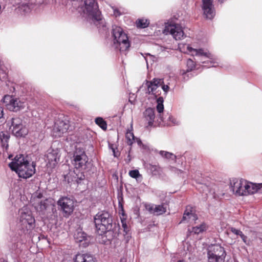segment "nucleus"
<instances>
[{"mask_svg": "<svg viewBox=\"0 0 262 262\" xmlns=\"http://www.w3.org/2000/svg\"><path fill=\"white\" fill-rule=\"evenodd\" d=\"M11 169L16 172L19 178L27 179L32 177L35 172V164L30 162L23 155H16L9 164Z\"/></svg>", "mask_w": 262, "mask_h": 262, "instance_id": "nucleus-1", "label": "nucleus"}, {"mask_svg": "<svg viewBox=\"0 0 262 262\" xmlns=\"http://www.w3.org/2000/svg\"><path fill=\"white\" fill-rule=\"evenodd\" d=\"M262 183L254 184L243 179H233L230 181L231 191L236 196H247L260 191Z\"/></svg>", "mask_w": 262, "mask_h": 262, "instance_id": "nucleus-2", "label": "nucleus"}, {"mask_svg": "<svg viewBox=\"0 0 262 262\" xmlns=\"http://www.w3.org/2000/svg\"><path fill=\"white\" fill-rule=\"evenodd\" d=\"M19 222L18 228L21 235L24 234L31 238L32 231L35 226V220L31 211L27 207H24L19 211Z\"/></svg>", "mask_w": 262, "mask_h": 262, "instance_id": "nucleus-3", "label": "nucleus"}, {"mask_svg": "<svg viewBox=\"0 0 262 262\" xmlns=\"http://www.w3.org/2000/svg\"><path fill=\"white\" fill-rule=\"evenodd\" d=\"M84 10L83 12L91 19L98 28L104 30L106 27L104 19L102 18L97 3L95 0H84Z\"/></svg>", "mask_w": 262, "mask_h": 262, "instance_id": "nucleus-4", "label": "nucleus"}, {"mask_svg": "<svg viewBox=\"0 0 262 262\" xmlns=\"http://www.w3.org/2000/svg\"><path fill=\"white\" fill-rule=\"evenodd\" d=\"M113 38V46L116 49L120 52L127 51L130 46L127 34L119 26L113 25L112 29Z\"/></svg>", "mask_w": 262, "mask_h": 262, "instance_id": "nucleus-5", "label": "nucleus"}, {"mask_svg": "<svg viewBox=\"0 0 262 262\" xmlns=\"http://www.w3.org/2000/svg\"><path fill=\"white\" fill-rule=\"evenodd\" d=\"M94 221L96 231L99 235H102L112 229V216L107 211L98 212L95 215Z\"/></svg>", "mask_w": 262, "mask_h": 262, "instance_id": "nucleus-6", "label": "nucleus"}, {"mask_svg": "<svg viewBox=\"0 0 262 262\" xmlns=\"http://www.w3.org/2000/svg\"><path fill=\"white\" fill-rule=\"evenodd\" d=\"M183 46L184 49L186 48L187 50L186 51L184 50L182 51V49H181V45H179V48H180L182 51H183L184 52H187L188 53L190 54L192 56H200L204 59H209V60H207L201 61V62L202 63L207 64L205 65H203V67L206 68H210L211 67L216 66V65H215V62L211 60L212 59V56L209 52L205 51L202 49H196L192 48L189 45H183Z\"/></svg>", "mask_w": 262, "mask_h": 262, "instance_id": "nucleus-7", "label": "nucleus"}, {"mask_svg": "<svg viewBox=\"0 0 262 262\" xmlns=\"http://www.w3.org/2000/svg\"><path fill=\"white\" fill-rule=\"evenodd\" d=\"M34 207L43 219H50L55 211V206L49 199L41 200L34 204Z\"/></svg>", "mask_w": 262, "mask_h": 262, "instance_id": "nucleus-8", "label": "nucleus"}, {"mask_svg": "<svg viewBox=\"0 0 262 262\" xmlns=\"http://www.w3.org/2000/svg\"><path fill=\"white\" fill-rule=\"evenodd\" d=\"M226 256L223 247L216 245L210 247L207 252L208 262H224Z\"/></svg>", "mask_w": 262, "mask_h": 262, "instance_id": "nucleus-9", "label": "nucleus"}, {"mask_svg": "<svg viewBox=\"0 0 262 262\" xmlns=\"http://www.w3.org/2000/svg\"><path fill=\"white\" fill-rule=\"evenodd\" d=\"M88 160V157L83 148H76L72 160V164L75 168L85 169Z\"/></svg>", "mask_w": 262, "mask_h": 262, "instance_id": "nucleus-10", "label": "nucleus"}, {"mask_svg": "<svg viewBox=\"0 0 262 262\" xmlns=\"http://www.w3.org/2000/svg\"><path fill=\"white\" fill-rule=\"evenodd\" d=\"M58 209L62 212L63 216L68 217L74 209V201L67 196H62L57 202Z\"/></svg>", "mask_w": 262, "mask_h": 262, "instance_id": "nucleus-11", "label": "nucleus"}, {"mask_svg": "<svg viewBox=\"0 0 262 262\" xmlns=\"http://www.w3.org/2000/svg\"><path fill=\"white\" fill-rule=\"evenodd\" d=\"M69 127V121L63 115H59L54 123L52 130L53 136L59 137L67 132Z\"/></svg>", "mask_w": 262, "mask_h": 262, "instance_id": "nucleus-12", "label": "nucleus"}, {"mask_svg": "<svg viewBox=\"0 0 262 262\" xmlns=\"http://www.w3.org/2000/svg\"><path fill=\"white\" fill-rule=\"evenodd\" d=\"M4 102L6 104L7 108L10 111L17 112L24 109L25 107V102L19 98H15L12 96L6 95L4 97Z\"/></svg>", "mask_w": 262, "mask_h": 262, "instance_id": "nucleus-13", "label": "nucleus"}, {"mask_svg": "<svg viewBox=\"0 0 262 262\" xmlns=\"http://www.w3.org/2000/svg\"><path fill=\"white\" fill-rule=\"evenodd\" d=\"M165 35L171 34L176 40H181L184 37L182 27L179 24H168L163 30Z\"/></svg>", "mask_w": 262, "mask_h": 262, "instance_id": "nucleus-14", "label": "nucleus"}, {"mask_svg": "<svg viewBox=\"0 0 262 262\" xmlns=\"http://www.w3.org/2000/svg\"><path fill=\"white\" fill-rule=\"evenodd\" d=\"M213 0H202V9L206 17L212 19L215 15V11L213 5Z\"/></svg>", "mask_w": 262, "mask_h": 262, "instance_id": "nucleus-15", "label": "nucleus"}, {"mask_svg": "<svg viewBox=\"0 0 262 262\" xmlns=\"http://www.w3.org/2000/svg\"><path fill=\"white\" fill-rule=\"evenodd\" d=\"M59 158L58 149H49L47 154V165L52 167H55L59 161Z\"/></svg>", "mask_w": 262, "mask_h": 262, "instance_id": "nucleus-16", "label": "nucleus"}, {"mask_svg": "<svg viewBox=\"0 0 262 262\" xmlns=\"http://www.w3.org/2000/svg\"><path fill=\"white\" fill-rule=\"evenodd\" d=\"M143 117L149 126H152L154 122L157 123V116H156L154 108H147L143 112Z\"/></svg>", "mask_w": 262, "mask_h": 262, "instance_id": "nucleus-17", "label": "nucleus"}, {"mask_svg": "<svg viewBox=\"0 0 262 262\" xmlns=\"http://www.w3.org/2000/svg\"><path fill=\"white\" fill-rule=\"evenodd\" d=\"M146 209L151 214L160 215L166 211V208L163 205L146 204Z\"/></svg>", "mask_w": 262, "mask_h": 262, "instance_id": "nucleus-18", "label": "nucleus"}, {"mask_svg": "<svg viewBox=\"0 0 262 262\" xmlns=\"http://www.w3.org/2000/svg\"><path fill=\"white\" fill-rule=\"evenodd\" d=\"M164 83L161 79L154 78L152 81H147L146 85L147 86V91L149 94L156 95V90L159 87L162 83Z\"/></svg>", "mask_w": 262, "mask_h": 262, "instance_id": "nucleus-19", "label": "nucleus"}, {"mask_svg": "<svg viewBox=\"0 0 262 262\" xmlns=\"http://www.w3.org/2000/svg\"><path fill=\"white\" fill-rule=\"evenodd\" d=\"M158 124L164 126L178 125L180 124V121L173 116L167 115L163 118V120H161V123Z\"/></svg>", "mask_w": 262, "mask_h": 262, "instance_id": "nucleus-20", "label": "nucleus"}, {"mask_svg": "<svg viewBox=\"0 0 262 262\" xmlns=\"http://www.w3.org/2000/svg\"><path fill=\"white\" fill-rule=\"evenodd\" d=\"M186 65L187 67V70L186 72L184 71H183L182 72V74L183 75V77L184 80H188L189 78V77L192 76V74L191 73H190V72H191L194 68H195V63L191 59H188L186 62Z\"/></svg>", "mask_w": 262, "mask_h": 262, "instance_id": "nucleus-21", "label": "nucleus"}, {"mask_svg": "<svg viewBox=\"0 0 262 262\" xmlns=\"http://www.w3.org/2000/svg\"><path fill=\"white\" fill-rule=\"evenodd\" d=\"M74 262H96L95 258L90 254H77L73 259Z\"/></svg>", "mask_w": 262, "mask_h": 262, "instance_id": "nucleus-22", "label": "nucleus"}, {"mask_svg": "<svg viewBox=\"0 0 262 262\" xmlns=\"http://www.w3.org/2000/svg\"><path fill=\"white\" fill-rule=\"evenodd\" d=\"M163 101L164 100L162 97H159L157 100V105L156 108L158 112V115H157V123H161V120H163V117L162 116V113L164 111Z\"/></svg>", "mask_w": 262, "mask_h": 262, "instance_id": "nucleus-23", "label": "nucleus"}, {"mask_svg": "<svg viewBox=\"0 0 262 262\" xmlns=\"http://www.w3.org/2000/svg\"><path fill=\"white\" fill-rule=\"evenodd\" d=\"M12 132L14 136L17 138L25 137L28 133V129L25 124L21 125L20 127L12 129Z\"/></svg>", "mask_w": 262, "mask_h": 262, "instance_id": "nucleus-24", "label": "nucleus"}, {"mask_svg": "<svg viewBox=\"0 0 262 262\" xmlns=\"http://www.w3.org/2000/svg\"><path fill=\"white\" fill-rule=\"evenodd\" d=\"M198 219L196 214L192 213L191 210V207L187 206L183 214V219L181 222L184 221H188L191 222V221H195Z\"/></svg>", "mask_w": 262, "mask_h": 262, "instance_id": "nucleus-25", "label": "nucleus"}, {"mask_svg": "<svg viewBox=\"0 0 262 262\" xmlns=\"http://www.w3.org/2000/svg\"><path fill=\"white\" fill-rule=\"evenodd\" d=\"M230 231L233 233L234 234L239 236L240 237L242 238L243 242L247 246L250 245V241L248 238V237L245 235L243 232L237 229L234 227H230L229 228Z\"/></svg>", "mask_w": 262, "mask_h": 262, "instance_id": "nucleus-26", "label": "nucleus"}, {"mask_svg": "<svg viewBox=\"0 0 262 262\" xmlns=\"http://www.w3.org/2000/svg\"><path fill=\"white\" fill-rule=\"evenodd\" d=\"M213 194V197L215 199H220L224 196L225 193L223 190H221L219 186L213 185L209 191Z\"/></svg>", "mask_w": 262, "mask_h": 262, "instance_id": "nucleus-27", "label": "nucleus"}, {"mask_svg": "<svg viewBox=\"0 0 262 262\" xmlns=\"http://www.w3.org/2000/svg\"><path fill=\"white\" fill-rule=\"evenodd\" d=\"M8 123L11 124V127L12 129H14L20 127L21 125L25 124L23 122L22 119L18 117H12L11 119L8 121Z\"/></svg>", "mask_w": 262, "mask_h": 262, "instance_id": "nucleus-28", "label": "nucleus"}, {"mask_svg": "<svg viewBox=\"0 0 262 262\" xmlns=\"http://www.w3.org/2000/svg\"><path fill=\"white\" fill-rule=\"evenodd\" d=\"M10 138V135L7 132H1L0 133V140L2 143V146L6 150L8 149V142Z\"/></svg>", "mask_w": 262, "mask_h": 262, "instance_id": "nucleus-29", "label": "nucleus"}, {"mask_svg": "<svg viewBox=\"0 0 262 262\" xmlns=\"http://www.w3.org/2000/svg\"><path fill=\"white\" fill-rule=\"evenodd\" d=\"M74 238L77 242L80 243L86 239V234L81 229H78L74 233Z\"/></svg>", "mask_w": 262, "mask_h": 262, "instance_id": "nucleus-30", "label": "nucleus"}, {"mask_svg": "<svg viewBox=\"0 0 262 262\" xmlns=\"http://www.w3.org/2000/svg\"><path fill=\"white\" fill-rule=\"evenodd\" d=\"M141 54L143 56L145 59L147 67H148L149 64L152 65L154 62L156 60V57L153 55H151L149 53H145L143 54V53H141Z\"/></svg>", "mask_w": 262, "mask_h": 262, "instance_id": "nucleus-31", "label": "nucleus"}, {"mask_svg": "<svg viewBox=\"0 0 262 262\" xmlns=\"http://www.w3.org/2000/svg\"><path fill=\"white\" fill-rule=\"evenodd\" d=\"M125 138L127 140L128 145L131 146L135 142V137L133 133L130 130H128L125 135Z\"/></svg>", "mask_w": 262, "mask_h": 262, "instance_id": "nucleus-32", "label": "nucleus"}, {"mask_svg": "<svg viewBox=\"0 0 262 262\" xmlns=\"http://www.w3.org/2000/svg\"><path fill=\"white\" fill-rule=\"evenodd\" d=\"M206 229V226L205 224H202L199 226H196L192 228V230L190 231L193 232L194 234H198L200 233L203 232Z\"/></svg>", "mask_w": 262, "mask_h": 262, "instance_id": "nucleus-33", "label": "nucleus"}, {"mask_svg": "<svg viewBox=\"0 0 262 262\" xmlns=\"http://www.w3.org/2000/svg\"><path fill=\"white\" fill-rule=\"evenodd\" d=\"M159 154L163 157H164L167 159H171L175 161L176 159V156L173 154L163 150H161L159 152Z\"/></svg>", "mask_w": 262, "mask_h": 262, "instance_id": "nucleus-34", "label": "nucleus"}, {"mask_svg": "<svg viewBox=\"0 0 262 262\" xmlns=\"http://www.w3.org/2000/svg\"><path fill=\"white\" fill-rule=\"evenodd\" d=\"M95 123L102 129L106 130L107 128V124L102 118L97 117L95 119Z\"/></svg>", "mask_w": 262, "mask_h": 262, "instance_id": "nucleus-35", "label": "nucleus"}, {"mask_svg": "<svg viewBox=\"0 0 262 262\" xmlns=\"http://www.w3.org/2000/svg\"><path fill=\"white\" fill-rule=\"evenodd\" d=\"M113 12H114V15L116 17L119 16L125 13V9L123 8H117L115 6L112 7Z\"/></svg>", "mask_w": 262, "mask_h": 262, "instance_id": "nucleus-36", "label": "nucleus"}, {"mask_svg": "<svg viewBox=\"0 0 262 262\" xmlns=\"http://www.w3.org/2000/svg\"><path fill=\"white\" fill-rule=\"evenodd\" d=\"M149 25V21L147 19H140L137 21V26L141 28H145Z\"/></svg>", "mask_w": 262, "mask_h": 262, "instance_id": "nucleus-37", "label": "nucleus"}, {"mask_svg": "<svg viewBox=\"0 0 262 262\" xmlns=\"http://www.w3.org/2000/svg\"><path fill=\"white\" fill-rule=\"evenodd\" d=\"M129 176L136 179H138L139 178L141 177V175L140 174L139 171L137 169L132 170L129 171Z\"/></svg>", "mask_w": 262, "mask_h": 262, "instance_id": "nucleus-38", "label": "nucleus"}, {"mask_svg": "<svg viewBox=\"0 0 262 262\" xmlns=\"http://www.w3.org/2000/svg\"><path fill=\"white\" fill-rule=\"evenodd\" d=\"M74 178L77 183L79 184L82 180L84 179L85 176L82 172H81L79 174H76V177H75Z\"/></svg>", "mask_w": 262, "mask_h": 262, "instance_id": "nucleus-39", "label": "nucleus"}, {"mask_svg": "<svg viewBox=\"0 0 262 262\" xmlns=\"http://www.w3.org/2000/svg\"><path fill=\"white\" fill-rule=\"evenodd\" d=\"M4 115V108L2 106H0V125L3 124L6 122Z\"/></svg>", "mask_w": 262, "mask_h": 262, "instance_id": "nucleus-40", "label": "nucleus"}, {"mask_svg": "<svg viewBox=\"0 0 262 262\" xmlns=\"http://www.w3.org/2000/svg\"><path fill=\"white\" fill-rule=\"evenodd\" d=\"M72 2V6L78 9L80 5H82V0H70Z\"/></svg>", "mask_w": 262, "mask_h": 262, "instance_id": "nucleus-41", "label": "nucleus"}, {"mask_svg": "<svg viewBox=\"0 0 262 262\" xmlns=\"http://www.w3.org/2000/svg\"><path fill=\"white\" fill-rule=\"evenodd\" d=\"M169 169L170 171H171L172 172H174L175 173H177V174H179L180 173H182V171L180 169H179L176 167H172V166H170L169 167Z\"/></svg>", "mask_w": 262, "mask_h": 262, "instance_id": "nucleus-42", "label": "nucleus"}, {"mask_svg": "<svg viewBox=\"0 0 262 262\" xmlns=\"http://www.w3.org/2000/svg\"><path fill=\"white\" fill-rule=\"evenodd\" d=\"M161 85L162 86V89L164 92L165 94H167L169 89V86L168 85L164 84L163 83H162Z\"/></svg>", "mask_w": 262, "mask_h": 262, "instance_id": "nucleus-43", "label": "nucleus"}, {"mask_svg": "<svg viewBox=\"0 0 262 262\" xmlns=\"http://www.w3.org/2000/svg\"><path fill=\"white\" fill-rule=\"evenodd\" d=\"M122 227H123V229H124V232L126 234H127L128 232L129 231V229H128V227H127V225H126V223H123V222H122Z\"/></svg>", "mask_w": 262, "mask_h": 262, "instance_id": "nucleus-44", "label": "nucleus"}, {"mask_svg": "<svg viewBox=\"0 0 262 262\" xmlns=\"http://www.w3.org/2000/svg\"><path fill=\"white\" fill-rule=\"evenodd\" d=\"M135 142H137L139 146H141L142 144L141 140L140 139L136 138V137H135Z\"/></svg>", "mask_w": 262, "mask_h": 262, "instance_id": "nucleus-45", "label": "nucleus"}, {"mask_svg": "<svg viewBox=\"0 0 262 262\" xmlns=\"http://www.w3.org/2000/svg\"><path fill=\"white\" fill-rule=\"evenodd\" d=\"M113 149V151L114 152V155L115 157H117V154H116L115 151V149L114 148L112 149Z\"/></svg>", "mask_w": 262, "mask_h": 262, "instance_id": "nucleus-46", "label": "nucleus"}, {"mask_svg": "<svg viewBox=\"0 0 262 262\" xmlns=\"http://www.w3.org/2000/svg\"><path fill=\"white\" fill-rule=\"evenodd\" d=\"M21 251V250L20 249H17L16 251V253H18L20 252Z\"/></svg>", "mask_w": 262, "mask_h": 262, "instance_id": "nucleus-47", "label": "nucleus"}, {"mask_svg": "<svg viewBox=\"0 0 262 262\" xmlns=\"http://www.w3.org/2000/svg\"><path fill=\"white\" fill-rule=\"evenodd\" d=\"M0 262H8V261H7L5 260H4V259H3V258H1V259H0Z\"/></svg>", "mask_w": 262, "mask_h": 262, "instance_id": "nucleus-48", "label": "nucleus"}, {"mask_svg": "<svg viewBox=\"0 0 262 262\" xmlns=\"http://www.w3.org/2000/svg\"><path fill=\"white\" fill-rule=\"evenodd\" d=\"M226 0H219V2L221 3H223Z\"/></svg>", "mask_w": 262, "mask_h": 262, "instance_id": "nucleus-49", "label": "nucleus"}, {"mask_svg": "<svg viewBox=\"0 0 262 262\" xmlns=\"http://www.w3.org/2000/svg\"><path fill=\"white\" fill-rule=\"evenodd\" d=\"M177 262H184L183 260H179L177 261Z\"/></svg>", "mask_w": 262, "mask_h": 262, "instance_id": "nucleus-50", "label": "nucleus"}, {"mask_svg": "<svg viewBox=\"0 0 262 262\" xmlns=\"http://www.w3.org/2000/svg\"><path fill=\"white\" fill-rule=\"evenodd\" d=\"M234 262H238L237 260L234 259Z\"/></svg>", "mask_w": 262, "mask_h": 262, "instance_id": "nucleus-51", "label": "nucleus"}, {"mask_svg": "<svg viewBox=\"0 0 262 262\" xmlns=\"http://www.w3.org/2000/svg\"><path fill=\"white\" fill-rule=\"evenodd\" d=\"M203 187H204L205 188H207V187L206 186H204Z\"/></svg>", "mask_w": 262, "mask_h": 262, "instance_id": "nucleus-52", "label": "nucleus"}]
</instances>
